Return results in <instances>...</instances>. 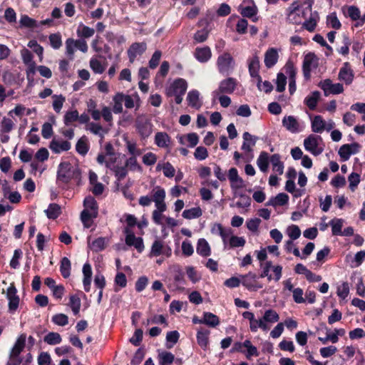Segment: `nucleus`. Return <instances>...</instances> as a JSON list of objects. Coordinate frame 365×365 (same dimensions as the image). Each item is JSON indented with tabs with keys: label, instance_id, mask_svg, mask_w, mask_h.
I'll use <instances>...</instances> for the list:
<instances>
[{
	"label": "nucleus",
	"instance_id": "obj_1",
	"mask_svg": "<svg viewBox=\"0 0 365 365\" xmlns=\"http://www.w3.org/2000/svg\"><path fill=\"white\" fill-rule=\"evenodd\" d=\"M84 209L81 213V220L86 228L93 224V219L98 216V206L96 200L92 196H87L83 200Z\"/></svg>",
	"mask_w": 365,
	"mask_h": 365
},
{
	"label": "nucleus",
	"instance_id": "obj_2",
	"mask_svg": "<svg viewBox=\"0 0 365 365\" xmlns=\"http://www.w3.org/2000/svg\"><path fill=\"white\" fill-rule=\"evenodd\" d=\"M261 277H267L268 281L278 282L282 276V266L273 264L272 261H267L261 264Z\"/></svg>",
	"mask_w": 365,
	"mask_h": 365
},
{
	"label": "nucleus",
	"instance_id": "obj_3",
	"mask_svg": "<svg viewBox=\"0 0 365 365\" xmlns=\"http://www.w3.org/2000/svg\"><path fill=\"white\" fill-rule=\"evenodd\" d=\"M304 146L307 151L315 156L322 153L324 147L322 138L314 134L309 135L304 140Z\"/></svg>",
	"mask_w": 365,
	"mask_h": 365
},
{
	"label": "nucleus",
	"instance_id": "obj_4",
	"mask_svg": "<svg viewBox=\"0 0 365 365\" xmlns=\"http://www.w3.org/2000/svg\"><path fill=\"white\" fill-rule=\"evenodd\" d=\"M283 127L291 133H299L305 127V123L294 115H285L282 120Z\"/></svg>",
	"mask_w": 365,
	"mask_h": 365
},
{
	"label": "nucleus",
	"instance_id": "obj_5",
	"mask_svg": "<svg viewBox=\"0 0 365 365\" xmlns=\"http://www.w3.org/2000/svg\"><path fill=\"white\" fill-rule=\"evenodd\" d=\"M78 175L76 167L67 162L61 163L58 169L57 179L62 182H68Z\"/></svg>",
	"mask_w": 365,
	"mask_h": 365
},
{
	"label": "nucleus",
	"instance_id": "obj_6",
	"mask_svg": "<svg viewBox=\"0 0 365 365\" xmlns=\"http://www.w3.org/2000/svg\"><path fill=\"white\" fill-rule=\"evenodd\" d=\"M217 66L220 73L228 75L234 69L235 61L230 53H224L218 56Z\"/></svg>",
	"mask_w": 365,
	"mask_h": 365
},
{
	"label": "nucleus",
	"instance_id": "obj_7",
	"mask_svg": "<svg viewBox=\"0 0 365 365\" xmlns=\"http://www.w3.org/2000/svg\"><path fill=\"white\" fill-rule=\"evenodd\" d=\"M135 127L142 138H146L152 133L153 124L145 115H139L137 117Z\"/></svg>",
	"mask_w": 365,
	"mask_h": 365
},
{
	"label": "nucleus",
	"instance_id": "obj_8",
	"mask_svg": "<svg viewBox=\"0 0 365 365\" xmlns=\"http://www.w3.org/2000/svg\"><path fill=\"white\" fill-rule=\"evenodd\" d=\"M237 81L233 78H227L220 81L218 88L212 91L213 98H217L220 94H231L236 88Z\"/></svg>",
	"mask_w": 365,
	"mask_h": 365
},
{
	"label": "nucleus",
	"instance_id": "obj_9",
	"mask_svg": "<svg viewBox=\"0 0 365 365\" xmlns=\"http://www.w3.org/2000/svg\"><path fill=\"white\" fill-rule=\"evenodd\" d=\"M171 255L172 250L168 245H165L162 240H155L151 246L149 257H153L165 255V257H169Z\"/></svg>",
	"mask_w": 365,
	"mask_h": 365
},
{
	"label": "nucleus",
	"instance_id": "obj_10",
	"mask_svg": "<svg viewBox=\"0 0 365 365\" xmlns=\"http://www.w3.org/2000/svg\"><path fill=\"white\" fill-rule=\"evenodd\" d=\"M320 88L324 91V95H336L342 93L344 91L341 83H334L330 79H325L319 83Z\"/></svg>",
	"mask_w": 365,
	"mask_h": 365
},
{
	"label": "nucleus",
	"instance_id": "obj_11",
	"mask_svg": "<svg viewBox=\"0 0 365 365\" xmlns=\"http://www.w3.org/2000/svg\"><path fill=\"white\" fill-rule=\"evenodd\" d=\"M279 320V316L277 312L273 309H267L264 312L263 317L258 319V322H262L259 326V329L263 331L269 329V324L277 322Z\"/></svg>",
	"mask_w": 365,
	"mask_h": 365
},
{
	"label": "nucleus",
	"instance_id": "obj_12",
	"mask_svg": "<svg viewBox=\"0 0 365 365\" xmlns=\"http://www.w3.org/2000/svg\"><path fill=\"white\" fill-rule=\"evenodd\" d=\"M187 88V82L183 78H178L166 89V95L170 97L173 95L185 94Z\"/></svg>",
	"mask_w": 365,
	"mask_h": 365
},
{
	"label": "nucleus",
	"instance_id": "obj_13",
	"mask_svg": "<svg viewBox=\"0 0 365 365\" xmlns=\"http://www.w3.org/2000/svg\"><path fill=\"white\" fill-rule=\"evenodd\" d=\"M318 66V58L312 53L307 54L303 61V73L304 77L308 79L310 77V73Z\"/></svg>",
	"mask_w": 365,
	"mask_h": 365
},
{
	"label": "nucleus",
	"instance_id": "obj_14",
	"mask_svg": "<svg viewBox=\"0 0 365 365\" xmlns=\"http://www.w3.org/2000/svg\"><path fill=\"white\" fill-rule=\"evenodd\" d=\"M6 298L9 301V311L14 312L19 307V297L17 295V289L14 284H11L6 291Z\"/></svg>",
	"mask_w": 365,
	"mask_h": 365
},
{
	"label": "nucleus",
	"instance_id": "obj_15",
	"mask_svg": "<svg viewBox=\"0 0 365 365\" xmlns=\"http://www.w3.org/2000/svg\"><path fill=\"white\" fill-rule=\"evenodd\" d=\"M239 11L242 16L251 18L257 15L258 9L253 0H244L239 6Z\"/></svg>",
	"mask_w": 365,
	"mask_h": 365
},
{
	"label": "nucleus",
	"instance_id": "obj_16",
	"mask_svg": "<svg viewBox=\"0 0 365 365\" xmlns=\"http://www.w3.org/2000/svg\"><path fill=\"white\" fill-rule=\"evenodd\" d=\"M257 276L253 272H249L242 276V284L251 291H257L262 288V285L257 282Z\"/></svg>",
	"mask_w": 365,
	"mask_h": 365
},
{
	"label": "nucleus",
	"instance_id": "obj_17",
	"mask_svg": "<svg viewBox=\"0 0 365 365\" xmlns=\"http://www.w3.org/2000/svg\"><path fill=\"white\" fill-rule=\"evenodd\" d=\"M360 145L356 143L344 144L339 150V155L344 161L348 160L351 155L359 152Z\"/></svg>",
	"mask_w": 365,
	"mask_h": 365
},
{
	"label": "nucleus",
	"instance_id": "obj_18",
	"mask_svg": "<svg viewBox=\"0 0 365 365\" xmlns=\"http://www.w3.org/2000/svg\"><path fill=\"white\" fill-rule=\"evenodd\" d=\"M125 243L128 246H133L139 252L144 250L143 240L141 237H137L131 232L129 228H125Z\"/></svg>",
	"mask_w": 365,
	"mask_h": 365
},
{
	"label": "nucleus",
	"instance_id": "obj_19",
	"mask_svg": "<svg viewBox=\"0 0 365 365\" xmlns=\"http://www.w3.org/2000/svg\"><path fill=\"white\" fill-rule=\"evenodd\" d=\"M110 239L108 237H100L93 241L91 240V237H88V246L95 252L103 251L109 244Z\"/></svg>",
	"mask_w": 365,
	"mask_h": 365
},
{
	"label": "nucleus",
	"instance_id": "obj_20",
	"mask_svg": "<svg viewBox=\"0 0 365 365\" xmlns=\"http://www.w3.org/2000/svg\"><path fill=\"white\" fill-rule=\"evenodd\" d=\"M354 78V74L351 68L349 67L348 63H345L340 68L338 78L339 81L344 82L346 85L352 83Z\"/></svg>",
	"mask_w": 365,
	"mask_h": 365
},
{
	"label": "nucleus",
	"instance_id": "obj_21",
	"mask_svg": "<svg viewBox=\"0 0 365 365\" xmlns=\"http://www.w3.org/2000/svg\"><path fill=\"white\" fill-rule=\"evenodd\" d=\"M165 190L160 186H155L152 190V201L155 202V207L167 206L165 202Z\"/></svg>",
	"mask_w": 365,
	"mask_h": 365
},
{
	"label": "nucleus",
	"instance_id": "obj_22",
	"mask_svg": "<svg viewBox=\"0 0 365 365\" xmlns=\"http://www.w3.org/2000/svg\"><path fill=\"white\" fill-rule=\"evenodd\" d=\"M284 70L289 78V91L290 94H293L296 91V68L289 62L285 65Z\"/></svg>",
	"mask_w": 365,
	"mask_h": 365
},
{
	"label": "nucleus",
	"instance_id": "obj_23",
	"mask_svg": "<svg viewBox=\"0 0 365 365\" xmlns=\"http://www.w3.org/2000/svg\"><path fill=\"white\" fill-rule=\"evenodd\" d=\"M147 45L145 43H133L128 51L130 61L133 63L138 56L143 54L145 51Z\"/></svg>",
	"mask_w": 365,
	"mask_h": 365
},
{
	"label": "nucleus",
	"instance_id": "obj_24",
	"mask_svg": "<svg viewBox=\"0 0 365 365\" xmlns=\"http://www.w3.org/2000/svg\"><path fill=\"white\" fill-rule=\"evenodd\" d=\"M307 9L312 11V4H309ZM319 21V16L317 11L311 12L309 17L307 19L304 24L303 27L308 31L312 32L315 30L318 21Z\"/></svg>",
	"mask_w": 365,
	"mask_h": 365
},
{
	"label": "nucleus",
	"instance_id": "obj_25",
	"mask_svg": "<svg viewBox=\"0 0 365 365\" xmlns=\"http://www.w3.org/2000/svg\"><path fill=\"white\" fill-rule=\"evenodd\" d=\"M242 138L243 143L241 149L245 153H252L253 147L257 143V137L248 132H245L242 135Z\"/></svg>",
	"mask_w": 365,
	"mask_h": 365
},
{
	"label": "nucleus",
	"instance_id": "obj_26",
	"mask_svg": "<svg viewBox=\"0 0 365 365\" xmlns=\"http://www.w3.org/2000/svg\"><path fill=\"white\" fill-rule=\"evenodd\" d=\"M346 14L352 21H357L355 26H361L365 23V17H361V11L356 6H349L346 8Z\"/></svg>",
	"mask_w": 365,
	"mask_h": 365
},
{
	"label": "nucleus",
	"instance_id": "obj_27",
	"mask_svg": "<svg viewBox=\"0 0 365 365\" xmlns=\"http://www.w3.org/2000/svg\"><path fill=\"white\" fill-rule=\"evenodd\" d=\"M155 170L162 171L164 176L168 178H172L175 175V169L169 162L160 161L158 163Z\"/></svg>",
	"mask_w": 365,
	"mask_h": 365
},
{
	"label": "nucleus",
	"instance_id": "obj_28",
	"mask_svg": "<svg viewBox=\"0 0 365 365\" xmlns=\"http://www.w3.org/2000/svg\"><path fill=\"white\" fill-rule=\"evenodd\" d=\"M200 96V92L197 90H190L187 96L188 105L196 110H199L202 105Z\"/></svg>",
	"mask_w": 365,
	"mask_h": 365
},
{
	"label": "nucleus",
	"instance_id": "obj_29",
	"mask_svg": "<svg viewBox=\"0 0 365 365\" xmlns=\"http://www.w3.org/2000/svg\"><path fill=\"white\" fill-rule=\"evenodd\" d=\"M71 143L66 140L53 139L49 148L52 152L55 153H60L63 151H67L71 149Z\"/></svg>",
	"mask_w": 365,
	"mask_h": 365
},
{
	"label": "nucleus",
	"instance_id": "obj_30",
	"mask_svg": "<svg viewBox=\"0 0 365 365\" xmlns=\"http://www.w3.org/2000/svg\"><path fill=\"white\" fill-rule=\"evenodd\" d=\"M279 54L277 49L274 48H269L264 53V64L267 68L273 67L278 61Z\"/></svg>",
	"mask_w": 365,
	"mask_h": 365
},
{
	"label": "nucleus",
	"instance_id": "obj_31",
	"mask_svg": "<svg viewBox=\"0 0 365 365\" xmlns=\"http://www.w3.org/2000/svg\"><path fill=\"white\" fill-rule=\"evenodd\" d=\"M194 56L195 58L200 63L207 62L211 56V50L208 46L196 48Z\"/></svg>",
	"mask_w": 365,
	"mask_h": 365
},
{
	"label": "nucleus",
	"instance_id": "obj_32",
	"mask_svg": "<svg viewBox=\"0 0 365 365\" xmlns=\"http://www.w3.org/2000/svg\"><path fill=\"white\" fill-rule=\"evenodd\" d=\"M271 162V155L267 152L262 151L257 159V165L259 170L264 173H267L269 169V164Z\"/></svg>",
	"mask_w": 365,
	"mask_h": 365
},
{
	"label": "nucleus",
	"instance_id": "obj_33",
	"mask_svg": "<svg viewBox=\"0 0 365 365\" xmlns=\"http://www.w3.org/2000/svg\"><path fill=\"white\" fill-rule=\"evenodd\" d=\"M248 68L251 77L259 79V59L257 55H253L250 58H249Z\"/></svg>",
	"mask_w": 365,
	"mask_h": 365
},
{
	"label": "nucleus",
	"instance_id": "obj_34",
	"mask_svg": "<svg viewBox=\"0 0 365 365\" xmlns=\"http://www.w3.org/2000/svg\"><path fill=\"white\" fill-rule=\"evenodd\" d=\"M272 171L277 175H282L284 173V163L281 160V156L279 154L271 155V162Z\"/></svg>",
	"mask_w": 365,
	"mask_h": 365
},
{
	"label": "nucleus",
	"instance_id": "obj_35",
	"mask_svg": "<svg viewBox=\"0 0 365 365\" xmlns=\"http://www.w3.org/2000/svg\"><path fill=\"white\" fill-rule=\"evenodd\" d=\"M167 206H159L155 207V210L153 211L152 219L155 224L161 225L164 228L163 220H165V216L163 212L166 210Z\"/></svg>",
	"mask_w": 365,
	"mask_h": 365
},
{
	"label": "nucleus",
	"instance_id": "obj_36",
	"mask_svg": "<svg viewBox=\"0 0 365 365\" xmlns=\"http://www.w3.org/2000/svg\"><path fill=\"white\" fill-rule=\"evenodd\" d=\"M83 288L86 292H89L91 289V277H92V269L91 266L88 263L84 264L83 267Z\"/></svg>",
	"mask_w": 365,
	"mask_h": 365
},
{
	"label": "nucleus",
	"instance_id": "obj_37",
	"mask_svg": "<svg viewBox=\"0 0 365 365\" xmlns=\"http://www.w3.org/2000/svg\"><path fill=\"white\" fill-rule=\"evenodd\" d=\"M155 145L161 148H169L170 144V138L165 132H158L155 135Z\"/></svg>",
	"mask_w": 365,
	"mask_h": 365
},
{
	"label": "nucleus",
	"instance_id": "obj_38",
	"mask_svg": "<svg viewBox=\"0 0 365 365\" xmlns=\"http://www.w3.org/2000/svg\"><path fill=\"white\" fill-rule=\"evenodd\" d=\"M289 196L284 192H281L277 194L274 197H272L267 202V205L277 207V206H283L288 203L289 202Z\"/></svg>",
	"mask_w": 365,
	"mask_h": 365
},
{
	"label": "nucleus",
	"instance_id": "obj_39",
	"mask_svg": "<svg viewBox=\"0 0 365 365\" xmlns=\"http://www.w3.org/2000/svg\"><path fill=\"white\" fill-rule=\"evenodd\" d=\"M123 98L124 101L125 106L127 108H136L138 109L140 106V98L138 94L135 95H125L123 93Z\"/></svg>",
	"mask_w": 365,
	"mask_h": 365
},
{
	"label": "nucleus",
	"instance_id": "obj_40",
	"mask_svg": "<svg viewBox=\"0 0 365 365\" xmlns=\"http://www.w3.org/2000/svg\"><path fill=\"white\" fill-rule=\"evenodd\" d=\"M196 250L197 254L202 257H207L211 254L210 247L204 238L198 240Z\"/></svg>",
	"mask_w": 365,
	"mask_h": 365
},
{
	"label": "nucleus",
	"instance_id": "obj_41",
	"mask_svg": "<svg viewBox=\"0 0 365 365\" xmlns=\"http://www.w3.org/2000/svg\"><path fill=\"white\" fill-rule=\"evenodd\" d=\"M209 334H210V331L207 329L200 328L197 330V344L203 349H205L208 345Z\"/></svg>",
	"mask_w": 365,
	"mask_h": 365
},
{
	"label": "nucleus",
	"instance_id": "obj_42",
	"mask_svg": "<svg viewBox=\"0 0 365 365\" xmlns=\"http://www.w3.org/2000/svg\"><path fill=\"white\" fill-rule=\"evenodd\" d=\"M326 128V123L321 115H316L312 120V130L317 133H322Z\"/></svg>",
	"mask_w": 365,
	"mask_h": 365
},
{
	"label": "nucleus",
	"instance_id": "obj_43",
	"mask_svg": "<svg viewBox=\"0 0 365 365\" xmlns=\"http://www.w3.org/2000/svg\"><path fill=\"white\" fill-rule=\"evenodd\" d=\"M26 339V334H21L16 339L10 354H12L13 356L19 355L25 346Z\"/></svg>",
	"mask_w": 365,
	"mask_h": 365
},
{
	"label": "nucleus",
	"instance_id": "obj_44",
	"mask_svg": "<svg viewBox=\"0 0 365 365\" xmlns=\"http://www.w3.org/2000/svg\"><path fill=\"white\" fill-rule=\"evenodd\" d=\"M48 219H56L61 212V207L56 203H51L48 205V208L44 210Z\"/></svg>",
	"mask_w": 365,
	"mask_h": 365
},
{
	"label": "nucleus",
	"instance_id": "obj_45",
	"mask_svg": "<svg viewBox=\"0 0 365 365\" xmlns=\"http://www.w3.org/2000/svg\"><path fill=\"white\" fill-rule=\"evenodd\" d=\"M242 317L250 321V328L252 332H256L260 324H262V322H258V319H255V314L252 312H245L242 314Z\"/></svg>",
	"mask_w": 365,
	"mask_h": 365
},
{
	"label": "nucleus",
	"instance_id": "obj_46",
	"mask_svg": "<svg viewBox=\"0 0 365 365\" xmlns=\"http://www.w3.org/2000/svg\"><path fill=\"white\" fill-rule=\"evenodd\" d=\"M160 365H171L175 359V356L169 351H162L158 353Z\"/></svg>",
	"mask_w": 365,
	"mask_h": 365
},
{
	"label": "nucleus",
	"instance_id": "obj_47",
	"mask_svg": "<svg viewBox=\"0 0 365 365\" xmlns=\"http://www.w3.org/2000/svg\"><path fill=\"white\" fill-rule=\"evenodd\" d=\"M202 215V211L200 207H195L190 209L185 210L182 212V216L185 219L192 220L200 217Z\"/></svg>",
	"mask_w": 365,
	"mask_h": 365
},
{
	"label": "nucleus",
	"instance_id": "obj_48",
	"mask_svg": "<svg viewBox=\"0 0 365 365\" xmlns=\"http://www.w3.org/2000/svg\"><path fill=\"white\" fill-rule=\"evenodd\" d=\"M71 264L69 259L64 257L61 260L60 272L63 278H68L71 275Z\"/></svg>",
	"mask_w": 365,
	"mask_h": 365
},
{
	"label": "nucleus",
	"instance_id": "obj_49",
	"mask_svg": "<svg viewBox=\"0 0 365 365\" xmlns=\"http://www.w3.org/2000/svg\"><path fill=\"white\" fill-rule=\"evenodd\" d=\"M68 306L71 307L74 315H78L80 312L81 302L80 297L76 295H71L69 297Z\"/></svg>",
	"mask_w": 365,
	"mask_h": 365
},
{
	"label": "nucleus",
	"instance_id": "obj_50",
	"mask_svg": "<svg viewBox=\"0 0 365 365\" xmlns=\"http://www.w3.org/2000/svg\"><path fill=\"white\" fill-rule=\"evenodd\" d=\"M77 35L81 38H90L93 36L95 30L81 23L76 31Z\"/></svg>",
	"mask_w": 365,
	"mask_h": 365
},
{
	"label": "nucleus",
	"instance_id": "obj_51",
	"mask_svg": "<svg viewBox=\"0 0 365 365\" xmlns=\"http://www.w3.org/2000/svg\"><path fill=\"white\" fill-rule=\"evenodd\" d=\"M245 356L247 359H251L252 356H258L259 352L257 350V348L252 345V342L247 339L245 341Z\"/></svg>",
	"mask_w": 365,
	"mask_h": 365
},
{
	"label": "nucleus",
	"instance_id": "obj_52",
	"mask_svg": "<svg viewBox=\"0 0 365 365\" xmlns=\"http://www.w3.org/2000/svg\"><path fill=\"white\" fill-rule=\"evenodd\" d=\"M89 149L88 140L86 136L81 137L76 145V151L81 155H85Z\"/></svg>",
	"mask_w": 365,
	"mask_h": 365
},
{
	"label": "nucleus",
	"instance_id": "obj_53",
	"mask_svg": "<svg viewBox=\"0 0 365 365\" xmlns=\"http://www.w3.org/2000/svg\"><path fill=\"white\" fill-rule=\"evenodd\" d=\"M113 111L116 114L122 113L123 109V103H124L123 93H116L113 98Z\"/></svg>",
	"mask_w": 365,
	"mask_h": 365
},
{
	"label": "nucleus",
	"instance_id": "obj_54",
	"mask_svg": "<svg viewBox=\"0 0 365 365\" xmlns=\"http://www.w3.org/2000/svg\"><path fill=\"white\" fill-rule=\"evenodd\" d=\"M203 322L205 324L211 327H215L220 324V320L217 316L211 312L204 313Z\"/></svg>",
	"mask_w": 365,
	"mask_h": 365
},
{
	"label": "nucleus",
	"instance_id": "obj_55",
	"mask_svg": "<svg viewBox=\"0 0 365 365\" xmlns=\"http://www.w3.org/2000/svg\"><path fill=\"white\" fill-rule=\"evenodd\" d=\"M285 190L293 195L294 197H301L303 194V190L296 188L294 180H287L285 184Z\"/></svg>",
	"mask_w": 365,
	"mask_h": 365
},
{
	"label": "nucleus",
	"instance_id": "obj_56",
	"mask_svg": "<svg viewBox=\"0 0 365 365\" xmlns=\"http://www.w3.org/2000/svg\"><path fill=\"white\" fill-rule=\"evenodd\" d=\"M125 146L128 152L131 156H140L142 154V150L138 147L137 143L134 141L127 140L125 141Z\"/></svg>",
	"mask_w": 365,
	"mask_h": 365
},
{
	"label": "nucleus",
	"instance_id": "obj_57",
	"mask_svg": "<svg viewBox=\"0 0 365 365\" xmlns=\"http://www.w3.org/2000/svg\"><path fill=\"white\" fill-rule=\"evenodd\" d=\"M320 97V93L319 91H314L310 96L305 98L306 105L311 109L314 110L317 104V102Z\"/></svg>",
	"mask_w": 365,
	"mask_h": 365
},
{
	"label": "nucleus",
	"instance_id": "obj_58",
	"mask_svg": "<svg viewBox=\"0 0 365 365\" xmlns=\"http://www.w3.org/2000/svg\"><path fill=\"white\" fill-rule=\"evenodd\" d=\"M90 67L94 73L98 74L103 73L106 69V66L96 58L90 60Z\"/></svg>",
	"mask_w": 365,
	"mask_h": 365
},
{
	"label": "nucleus",
	"instance_id": "obj_59",
	"mask_svg": "<svg viewBox=\"0 0 365 365\" xmlns=\"http://www.w3.org/2000/svg\"><path fill=\"white\" fill-rule=\"evenodd\" d=\"M52 106L53 110L58 113H60L62 109L63 105L66 101L65 97L63 96L62 95H53L52 96Z\"/></svg>",
	"mask_w": 365,
	"mask_h": 365
},
{
	"label": "nucleus",
	"instance_id": "obj_60",
	"mask_svg": "<svg viewBox=\"0 0 365 365\" xmlns=\"http://www.w3.org/2000/svg\"><path fill=\"white\" fill-rule=\"evenodd\" d=\"M184 138L186 139L188 143V145L191 148L195 147L199 142V136L195 133H188L185 137H180V143L181 144H185Z\"/></svg>",
	"mask_w": 365,
	"mask_h": 365
},
{
	"label": "nucleus",
	"instance_id": "obj_61",
	"mask_svg": "<svg viewBox=\"0 0 365 365\" xmlns=\"http://www.w3.org/2000/svg\"><path fill=\"white\" fill-rule=\"evenodd\" d=\"M286 234L289 236L290 240H297L301 235V230L299 227L296 225H292L287 227L286 229Z\"/></svg>",
	"mask_w": 365,
	"mask_h": 365
},
{
	"label": "nucleus",
	"instance_id": "obj_62",
	"mask_svg": "<svg viewBox=\"0 0 365 365\" xmlns=\"http://www.w3.org/2000/svg\"><path fill=\"white\" fill-rule=\"evenodd\" d=\"M342 219H334L330 222L331 226V231L334 235H342V227H343Z\"/></svg>",
	"mask_w": 365,
	"mask_h": 365
},
{
	"label": "nucleus",
	"instance_id": "obj_63",
	"mask_svg": "<svg viewBox=\"0 0 365 365\" xmlns=\"http://www.w3.org/2000/svg\"><path fill=\"white\" fill-rule=\"evenodd\" d=\"M78 119V112L76 110L67 111L64 115L65 125H70Z\"/></svg>",
	"mask_w": 365,
	"mask_h": 365
},
{
	"label": "nucleus",
	"instance_id": "obj_64",
	"mask_svg": "<svg viewBox=\"0 0 365 365\" xmlns=\"http://www.w3.org/2000/svg\"><path fill=\"white\" fill-rule=\"evenodd\" d=\"M44 341L51 345L60 344L61 335L56 332H50L44 337Z\"/></svg>",
	"mask_w": 365,
	"mask_h": 365
}]
</instances>
